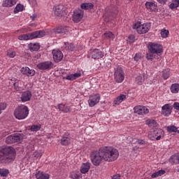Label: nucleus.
I'll return each mask as SVG.
<instances>
[{
    "mask_svg": "<svg viewBox=\"0 0 179 179\" xmlns=\"http://www.w3.org/2000/svg\"><path fill=\"white\" fill-rule=\"evenodd\" d=\"M16 159V150L12 146L0 148V164H10Z\"/></svg>",
    "mask_w": 179,
    "mask_h": 179,
    "instance_id": "1",
    "label": "nucleus"
},
{
    "mask_svg": "<svg viewBox=\"0 0 179 179\" xmlns=\"http://www.w3.org/2000/svg\"><path fill=\"white\" fill-rule=\"evenodd\" d=\"M102 152L103 153L104 162H108V163L115 162L120 156L118 150H117V148H114V147H102Z\"/></svg>",
    "mask_w": 179,
    "mask_h": 179,
    "instance_id": "2",
    "label": "nucleus"
},
{
    "mask_svg": "<svg viewBox=\"0 0 179 179\" xmlns=\"http://www.w3.org/2000/svg\"><path fill=\"white\" fill-rule=\"evenodd\" d=\"M90 159L94 166H100V164L104 162V154L103 148H101L99 150H94L90 154Z\"/></svg>",
    "mask_w": 179,
    "mask_h": 179,
    "instance_id": "3",
    "label": "nucleus"
},
{
    "mask_svg": "<svg viewBox=\"0 0 179 179\" xmlns=\"http://www.w3.org/2000/svg\"><path fill=\"white\" fill-rule=\"evenodd\" d=\"M14 116L17 120H25L29 116V107L21 105L14 110Z\"/></svg>",
    "mask_w": 179,
    "mask_h": 179,
    "instance_id": "4",
    "label": "nucleus"
},
{
    "mask_svg": "<svg viewBox=\"0 0 179 179\" xmlns=\"http://www.w3.org/2000/svg\"><path fill=\"white\" fill-rule=\"evenodd\" d=\"M134 30H136L138 34H146L150 30V24L137 22L133 25Z\"/></svg>",
    "mask_w": 179,
    "mask_h": 179,
    "instance_id": "5",
    "label": "nucleus"
},
{
    "mask_svg": "<svg viewBox=\"0 0 179 179\" xmlns=\"http://www.w3.org/2000/svg\"><path fill=\"white\" fill-rule=\"evenodd\" d=\"M22 139H23V136H22V134H14L6 138V143H7L8 145H12V143L20 142Z\"/></svg>",
    "mask_w": 179,
    "mask_h": 179,
    "instance_id": "6",
    "label": "nucleus"
},
{
    "mask_svg": "<svg viewBox=\"0 0 179 179\" xmlns=\"http://www.w3.org/2000/svg\"><path fill=\"white\" fill-rule=\"evenodd\" d=\"M148 50L154 54H162L163 52V46L159 43H149L148 45Z\"/></svg>",
    "mask_w": 179,
    "mask_h": 179,
    "instance_id": "7",
    "label": "nucleus"
},
{
    "mask_svg": "<svg viewBox=\"0 0 179 179\" xmlns=\"http://www.w3.org/2000/svg\"><path fill=\"white\" fill-rule=\"evenodd\" d=\"M152 134V135L148 134V138L151 139V141H160V139L164 138V131L162 129H155Z\"/></svg>",
    "mask_w": 179,
    "mask_h": 179,
    "instance_id": "8",
    "label": "nucleus"
},
{
    "mask_svg": "<svg viewBox=\"0 0 179 179\" xmlns=\"http://www.w3.org/2000/svg\"><path fill=\"white\" fill-rule=\"evenodd\" d=\"M114 78L117 83H122V82H124V79H125V73H124L122 68L119 67L115 71Z\"/></svg>",
    "mask_w": 179,
    "mask_h": 179,
    "instance_id": "9",
    "label": "nucleus"
},
{
    "mask_svg": "<svg viewBox=\"0 0 179 179\" xmlns=\"http://www.w3.org/2000/svg\"><path fill=\"white\" fill-rule=\"evenodd\" d=\"M54 13L55 16L64 17L66 16L68 11H66V7H65L64 5H59L55 7Z\"/></svg>",
    "mask_w": 179,
    "mask_h": 179,
    "instance_id": "10",
    "label": "nucleus"
},
{
    "mask_svg": "<svg viewBox=\"0 0 179 179\" xmlns=\"http://www.w3.org/2000/svg\"><path fill=\"white\" fill-rule=\"evenodd\" d=\"M53 66L54 64L51 61L42 62L37 64V68L41 71H50Z\"/></svg>",
    "mask_w": 179,
    "mask_h": 179,
    "instance_id": "11",
    "label": "nucleus"
},
{
    "mask_svg": "<svg viewBox=\"0 0 179 179\" xmlns=\"http://www.w3.org/2000/svg\"><path fill=\"white\" fill-rule=\"evenodd\" d=\"M85 12L80 9L75 10L73 14V21L75 23H79L82 19H83V15Z\"/></svg>",
    "mask_w": 179,
    "mask_h": 179,
    "instance_id": "12",
    "label": "nucleus"
},
{
    "mask_svg": "<svg viewBox=\"0 0 179 179\" xmlns=\"http://www.w3.org/2000/svg\"><path fill=\"white\" fill-rule=\"evenodd\" d=\"M134 111L135 114H138V115H146V114H149V108L145 106H135Z\"/></svg>",
    "mask_w": 179,
    "mask_h": 179,
    "instance_id": "13",
    "label": "nucleus"
},
{
    "mask_svg": "<svg viewBox=\"0 0 179 179\" xmlns=\"http://www.w3.org/2000/svg\"><path fill=\"white\" fill-rule=\"evenodd\" d=\"M100 95L99 94H94L90 96V99L88 100V104L90 107H94L96 104H99L100 102Z\"/></svg>",
    "mask_w": 179,
    "mask_h": 179,
    "instance_id": "14",
    "label": "nucleus"
},
{
    "mask_svg": "<svg viewBox=\"0 0 179 179\" xmlns=\"http://www.w3.org/2000/svg\"><path fill=\"white\" fill-rule=\"evenodd\" d=\"M90 54L93 59H100L104 57V52L99 49L92 50Z\"/></svg>",
    "mask_w": 179,
    "mask_h": 179,
    "instance_id": "15",
    "label": "nucleus"
},
{
    "mask_svg": "<svg viewBox=\"0 0 179 179\" xmlns=\"http://www.w3.org/2000/svg\"><path fill=\"white\" fill-rule=\"evenodd\" d=\"M171 106L169 103H166L162 107L161 114L164 117H169L171 115Z\"/></svg>",
    "mask_w": 179,
    "mask_h": 179,
    "instance_id": "16",
    "label": "nucleus"
},
{
    "mask_svg": "<svg viewBox=\"0 0 179 179\" xmlns=\"http://www.w3.org/2000/svg\"><path fill=\"white\" fill-rule=\"evenodd\" d=\"M29 36V40H34V38H41L45 36V31H35L28 34Z\"/></svg>",
    "mask_w": 179,
    "mask_h": 179,
    "instance_id": "17",
    "label": "nucleus"
},
{
    "mask_svg": "<svg viewBox=\"0 0 179 179\" xmlns=\"http://www.w3.org/2000/svg\"><path fill=\"white\" fill-rule=\"evenodd\" d=\"M53 59L55 62H61L62 58H64V54L59 50H53L52 52Z\"/></svg>",
    "mask_w": 179,
    "mask_h": 179,
    "instance_id": "18",
    "label": "nucleus"
},
{
    "mask_svg": "<svg viewBox=\"0 0 179 179\" xmlns=\"http://www.w3.org/2000/svg\"><path fill=\"white\" fill-rule=\"evenodd\" d=\"M60 143L62 146H68L71 143V134L68 132L64 133L60 139Z\"/></svg>",
    "mask_w": 179,
    "mask_h": 179,
    "instance_id": "19",
    "label": "nucleus"
},
{
    "mask_svg": "<svg viewBox=\"0 0 179 179\" xmlns=\"http://www.w3.org/2000/svg\"><path fill=\"white\" fill-rule=\"evenodd\" d=\"M32 96L33 95L31 94V92L29 90L23 92L20 97L21 101H22V103H26V101H30Z\"/></svg>",
    "mask_w": 179,
    "mask_h": 179,
    "instance_id": "20",
    "label": "nucleus"
},
{
    "mask_svg": "<svg viewBox=\"0 0 179 179\" xmlns=\"http://www.w3.org/2000/svg\"><path fill=\"white\" fill-rule=\"evenodd\" d=\"M21 73L26 76H34L36 75V71L34 69H30L28 66L22 67L21 69Z\"/></svg>",
    "mask_w": 179,
    "mask_h": 179,
    "instance_id": "21",
    "label": "nucleus"
},
{
    "mask_svg": "<svg viewBox=\"0 0 179 179\" xmlns=\"http://www.w3.org/2000/svg\"><path fill=\"white\" fill-rule=\"evenodd\" d=\"M69 178L72 179H86L87 178V176L83 175L81 172L79 171H73L70 173Z\"/></svg>",
    "mask_w": 179,
    "mask_h": 179,
    "instance_id": "22",
    "label": "nucleus"
},
{
    "mask_svg": "<svg viewBox=\"0 0 179 179\" xmlns=\"http://www.w3.org/2000/svg\"><path fill=\"white\" fill-rule=\"evenodd\" d=\"M57 108L59 111L64 113H71V111H72L71 106L64 103L57 104Z\"/></svg>",
    "mask_w": 179,
    "mask_h": 179,
    "instance_id": "23",
    "label": "nucleus"
},
{
    "mask_svg": "<svg viewBox=\"0 0 179 179\" xmlns=\"http://www.w3.org/2000/svg\"><path fill=\"white\" fill-rule=\"evenodd\" d=\"M91 166L92 164H90L89 162L82 164L80 169V173L82 174H86L89 173Z\"/></svg>",
    "mask_w": 179,
    "mask_h": 179,
    "instance_id": "24",
    "label": "nucleus"
},
{
    "mask_svg": "<svg viewBox=\"0 0 179 179\" xmlns=\"http://www.w3.org/2000/svg\"><path fill=\"white\" fill-rule=\"evenodd\" d=\"M145 8L148 10H150V12H156V10H157V5L150 1L145 3Z\"/></svg>",
    "mask_w": 179,
    "mask_h": 179,
    "instance_id": "25",
    "label": "nucleus"
},
{
    "mask_svg": "<svg viewBox=\"0 0 179 179\" xmlns=\"http://www.w3.org/2000/svg\"><path fill=\"white\" fill-rule=\"evenodd\" d=\"M54 31L55 34H61V36H64L68 33V29L64 27H58L54 29Z\"/></svg>",
    "mask_w": 179,
    "mask_h": 179,
    "instance_id": "26",
    "label": "nucleus"
},
{
    "mask_svg": "<svg viewBox=\"0 0 179 179\" xmlns=\"http://www.w3.org/2000/svg\"><path fill=\"white\" fill-rule=\"evenodd\" d=\"M35 177L36 179H48V178H50V175L48 173H45L41 171H38L35 174Z\"/></svg>",
    "mask_w": 179,
    "mask_h": 179,
    "instance_id": "27",
    "label": "nucleus"
},
{
    "mask_svg": "<svg viewBox=\"0 0 179 179\" xmlns=\"http://www.w3.org/2000/svg\"><path fill=\"white\" fill-rule=\"evenodd\" d=\"M146 125H148L150 128H154L155 129H157V127L159 124H157V122L156 120L152 119H148L145 121Z\"/></svg>",
    "mask_w": 179,
    "mask_h": 179,
    "instance_id": "28",
    "label": "nucleus"
},
{
    "mask_svg": "<svg viewBox=\"0 0 179 179\" xmlns=\"http://www.w3.org/2000/svg\"><path fill=\"white\" fill-rule=\"evenodd\" d=\"M16 2H17V0H5L2 3V6L3 8H10L16 5Z\"/></svg>",
    "mask_w": 179,
    "mask_h": 179,
    "instance_id": "29",
    "label": "nucleus"
},
{
    "mask_svg": "<svg viewBox=\"0 0 179 179\" xmlns=\"http://www.w3.org/2000/svg\"><path fill=\"white\" fill-rule=\"evenodd\" d=\"M80 76H82V73L79 71L78 73H75L73 74H69L66 76V79L67 80H76V79L80 78Z\"/></svg>",
    "mask_w": 179,
    "mask_h": 179,
    "instance_id": "30",
    "label": "nucleus"
},
{
    "mask_svg": "<svg viewBox=\"0 0 179 179\" xmlns=\"http://www.w3.org/2000/svg\"><path fill=\"white\" fill-rule=\"evenodd\" d=\"M127 99V96L124 94H120L113 101L114 106H119V104H121Z\"/></svg>",
    "mask_w": 179,
    "mask_h": 179,
    "instance_id": "31",
    "label": "nucleus"
},
{
    "mask_svg": "<svg viewBox=\"0 0 179 179\" xmlns=\"http://www.w3.org/2000/svg\"><path fill=\"white\" fill-rule=\"evenodd\" d=\"M28 48L30 50V51H38L40 50V43H29L28 45Z\"/></svg>",
    "mask_w": 179,
    "mask_h": 179,
    "instance_id": "32",
    "label": "nucleus"
},
{
    "mask_svg": "<svg viewBox=\"0 0 179 179\" xmlns=\"http://www.w3.org/2000/svg\"><path fill=\"white\" fill-rule=\"evenodd\" d=\"M63 48L66 51H73V50H75V45H73V43L65 42Z\"/></svg>",
    "mask_w": 179,
    "mask_h": 179,
    "instance_id": "33",
    "label": "nucleus"
},
{
    "mask_svg": "<svg viewBox=\"0 0 179 179\" xmlns=\"http://www.w3.org/2000/svg\"><path fill=\"white\" fill-rule=\"evenodd\" d=\"M171 164H179V152L175 155H172L169 159Z\"/></svg>",
    "mask_w": 179,
    "mask_h": 179,
    "instance_id": "34",
    "label": "nucleus"
},
{
    "mask_svg": "<svg viewBox=\"0 0 179 179\" xmlns=\"http://www.w3.org/2000/svg\"><path fill=\"white\" fill-rule=\"evenodd\" d=\"M170 91L174 94L179 92V83H173L170 87Z\"/></svg>",
    "mask_w": 179,
    "mask_h": 179,
    "instance_id": "35",
    "label": "nucleus"
},
{
    "mask_svg": "<svg viewBox=\"0 0 179 179\" xmlns=\"http://www.w3.org/2000/svg\"><path fill=\"white\" fill-rule=\"evenodd\" d=\"M94 5L92 3H84L80 5L81 9H84V10H89V9H93Z\"/></svg>",
    "mask_w": 179,
    "mask_h": 179,
    "instance_id": "36",
    "label": "nucleus"
},
{
    "mask_svg": "<svg viewBox=\"0 0 179 179\" xmlns=\"http://www.w3.org/2000/svg\"><path fill=\"white\" fill-rule=\"evenodd\" d=\"M166 174V171L161 169L157 172L153 173L151 175L152 178H157V177H162V176Z\"/></svg>",
    "mask_w": 179,
    "mask_h": 179,
    "instance_id": "37",
    "label": "nucleus"
},
{
    "mask_svg": "<svg viewBox=\"0 0 179 179\" xmlns=\"http://www.w3.org/2000/svg\"><path fill=\"white\" fill-rule=\"evenodd\" d=\"M179 6V0H172L171 4L169 5V8L172 10H175Z\"/></svg>",
    "mask_w": 179,
    "mask_h": 179,
    "instance_id": "38",
    "label": "nucleus"
},
{
    "mask_svg": "<svg viewBox=\"0 0 179 179\" xmlns=\"http://www.w3.org/2000/svg\"><path fill=\"white\" fill-rule=\"evenodd\" d=\"M143 82H145V76L140 75L136 78V83H137V85H142Z\"/></svg>",
    "mask_w": 179,
    "mask_h": 179,
    "instance_id": "39",
    "label": "nucleus"
},
{
    "mask_svg": "<svg viewBox=\"0 0 179 179\" xmlns=\"http://www.w3.org/2000/svg\"><path fill=\"white\" fill-rule=\"evenodd\" d=\"M162 78L164 79V80H167L168 78H170V69H166L162 71Z\"/></svg>",
    "mask_w": 179,
    "mask_h": 179,
    "instance_id": "40",
    "label": "nucleus"
},
{
    "mask_svg": "<svg viewBox=\"0 0 179 179\" xmlns=\"http://www.w3.org/2000/svg\"><path fill=\"white\" fill-rule=\"evenodd\" d=\"M18 40L23 41H27L28 40H30V37L29 34H21L18 36Z\"/></svg>",
    "mask_w": 179,
    "mask_h": 179,
    "instance_id": "41",
    "label": "nucleus"
},
{
    "mask_svg": "<svg viewBox=\"0 0 179 179\" xmlns=\"http://www.w3.org/2000/svg\"><path fill=\"white\" fill-rule=\"evenodd\" d=\"M156 53L152 52L151 51H149L148 53L146 54V58L148 61H153L154 58H156Z\"/></svg>",
    "mask_w": 179,
    "mask_h": 179,
    "instance_id": "42",
    "label": "nucleus"
},
{
    "mask_svg": "<svg viewBox=\"0 0 179 179\" xmlns=\"http://www.w3.org/2000/svg\"><path fill=\"white\" fill-rule=\"evenodd\" d=\"M105 37H106V38H108L109 40H114V38H115V35H114V34H113V32L111 31H108L106 32L104 34Z\"/></svg>",
    "mask_w": 179,
    "mask_h": 179,
    "instance_id": "43",
    "label": "nucleus"
},
{
    "mask_svg": "<svg viewBox=\"0 0 179 179\" xmlns=\"http://www.w3.org/2000/svg\"><path fill=\"white\" fill-rule=\"evenodd\" d=\"M178 128H177V127H176L174 125L168 126L166 127V130L170 133H171V132H178Z\"/></svg>",
    "mask_w": 179,
    "mask_h": 179,
    "instance_id": "44",
    "label": "nucleus"
},
{
    "mask_svg": "<svg viewBox=\"0 0 179 179\" xmlns=\"http://www.w3.org/2000/svg\"><path fill=\"white\" fill-rule=\"evenodd\" d=\"M9 174V170L6 169H0V176L1 177H7Z\"/></svg>",
    "mask_w": 179,
    "mask_h": 179,
    "instance_id": "45",
    "label": "nucleus"
},
{
    "mask_svg": "<svg viewBox=\"0 0 179 179\" xmlns=\"http://www.w3.org/2000/svg\"><path fill=\"white\" fill-rule=\"evenodd\" d=\"M30 129L32 132H37V131H40V129H41V125L34 124L31 127Z\"/></svg>",
    "mask_w": 179,
    "mask_h": 179,
    "instance_id": "46",
    "label": "nucleus"
},
{
    "mask_svg": "<svg viewBox=\"0 0 179 179\" xmlns=\"http://www.w3.org/2000/svg\"><path fill=\"white\" fill-rule=\"evenodd\" d=\"M23 5L17 4L14 9V13H19V12H22V10H23Z\"/></svg>",
    "mask_w": 179,
    "mask_h": 179,
    "instance_id": "47",
    "label": "nucleus"
},
{
    "mask_svg": "<svg viewBox=\"0 0 179 179\" xmlns=\"http://www.w3.org/2000/svg\"><path fill=\"white\" fill-rule=\"evenodd\" d=\"M161 36L163 38H166V37H169V30L165 29H162Z\"/></svg>",
    "mask_w": 179,
    "mask_h": 179,
    "instance_id": "48",
    "label": "nucleus"
},
{
    "mask_svg": "<svg viewBox=\"0 0 179 179\" xmlns=\"http://www.w3.org/2000/svg\"><path fill=\"white\" fill-rule=\"evenodd\" d=\"M7 56L9 57V58H15V57H16V52L12 51V50H8Z\"/></svg>",
    "mask_w": 179,
    "mask_h": 179,
    "instance_id": "49",
    "label": "nucleus"
},
{
    "mask_svg": "<svg viewBox=\"0 0 179 179\" xmlns=\"http://www.w3.org/2000/svg\"><path fill=\"white\" fill-rule=\"evenodd\" d=\"M14 89L16 92H19L22 90V87L19 86V80H17L15 83H13Z\"/></svg>",
    "mask_w": 179,
    "mask_h": 179,
    "instance_id": "50",
    "label": "nucleus"
},
{
    "mask_svg": "<svg viewBox=\"0 0 179 179\" xmlns=\"http://www.w3.org/2000/svg\"><path fill=\"white\" fill-rule=\"evenodd\" d=\"M142 58V54L141 53H136L134 57V61H136V62H138V61H139V59H141Z\"/></svg>",
    "mask_w": 179,
    "mask_h": 179,
    "instance_id": "51",
    "label": "nucleus"
},
{
    "mask_svg": "<svg viewBox=\"0 0 179 179\" xmlns=\"http://www.w3.org/2000/svg\"><path fill=\"white\" fill-rule=\"evenodd\" d=\"M6 108V103H0V114H2V111Z\"/></svg>",
    "mask_w": 179,
    "mask_h": 179,
    "instance_id": "52",
    "label": "nucleus"
},
{
    "mask_svg": "<svg viewBox=\"0 0 179 179\" xmlns=\"http://www.w3.org/2000/svg\"><path fill=\"white\" fill-rule=\"evenodd\" d=\"M128 39H129V43L130 44H132V43H134L135 41V36L134 35H130L129 37H128Z\"/></svg>",
    "mask_w": 179,
    "mask_h": 179,
    "instance_id": "53",
    "label": "nucleus"
},
{
    "mask_svg": "<svg viewBox=\"0 0 179 179\" xmlns=\"http://www.w3.org/2000/svg\"><path fill=\"white\" fill-rule=\"evenodd\" d=\"M33 156H34V157L38 159V157H41V153H40L38 151H35L33 153Z\"/></svg>",
    "mask_w": 179,
    "mask_h": 179,
    "instance_id": "54",
    "label": "nucleus"
},
{
    "mask_svg": "<svg viewBox=\"0 0 179 179\" xmlns=\"http://www.w3.org/2000/svg\"><path fill=\"white\" fill-rule=\"evenodd\" d=\"M137 143H138V145H146L147 143L143 140H138Z\"/></svg>",
    "mask_w": 179,
    "mask_h": 179,
    "instance_id": "55",
    "label": "nucleus"
},
{
    "mask_svg": "<svg viewBox=\"0 0 179 179\" xmlns=\"http://www.w3.org/2000/svg\"><path fill=\"white\" fill-rule=\"evenodd\" d=\"M120 178H121V175H120V174L114 175V176L112 177V179H120Z\"/></svg>",
    "mask_w": 179,
    "mask_h": 179,
    "instance_id": "56",
    "label": "nucleus"
},
{
    "mask_svg": "<svg viewBox=\"0 0 179 179\" xmlns=\"http://www.w3.org/2000/svg\"><path fill=\"white\" fill-rule=\"evenodd\" d=\"M159 3H161L162 5H164V3H166V2H167V0H157Z\"/></svg>",
    "mask_w": 179,
    "mask_h": 179,
    "instance_id": "57",
    "label": "nucleus"
},
{
    "mask_svg": "<svg viewBox=\"0 0 179 179\" xmlns=\"http://www.w3.org/2000/svg\"><path fill=\"white\" fill-rule=\"evenodd\" d=\"M31 20H34V19H36V15L31 16Z\"/></svg>",
    "mask_w": 179,
    "mask_h": 179,
    "instance_id": "58",
    "label": "nucleus"
},
{
    "mask_svg": "<svg viewBox=\"0 0 179 179\" xmlns=\"http://www.w3.org/2000/svg\"><path fill=\"white\" fill-rule=\"evenodd\" d=\"M178 134H179V130L178 131Z\"/></svg>",
    "mask_w": 179,
    "mask_h": 179,
    "instance_id": "59",
    "label": "nucleus"
},
{
    "mask_svg": "<svg viewBox=\"0 0 179 179\" xmlns=\"http://www.w3.org/2000/svg\"><path fill=\"white\" fill-rule=\"evenodd\" d=\"M178 173H179V169H178Z\"/></svg>",
    "mask_w": 179,
    "mask_h": 179,
    "instance_id": "60",
    "label": "nucleus"
}]
</instances>
